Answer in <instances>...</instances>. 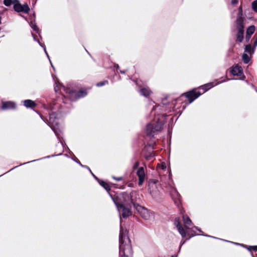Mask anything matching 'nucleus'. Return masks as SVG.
<instances>
[{
  "mask_svg": "<svg viewBox=\"0 0 257 257\" xmlns=\"http://www.w3.org/2000/svg\"><path fill=\"white\" fill-rule=\"evenodd\" d=\"M54 118L55 115L54 114H51L49 118V122L53 126L56 125L58 123L57 121L55 120Z\"/></svg>",
  "mask_w": 257,
  "mask_h": 257,
  "instance_id": "nucleus-18",
  "label": "nucleus"
},
{
  "mask_svg": "<svg viewBox=\"0 0 257 257\" xmlns=\"http://www.w3.org/2000/svg\"><path fill=\"white\" fill-rule=\"evenodd\" d=\"M137 176L139 178V185H142L145 179V173L143 167H140L137 172Z\"/></svg>",
  "mask_w": 257,
  "mask_h": 257,
  "instance_id": "nucleus-8",
  "label": "nucleus"
},
{
  "mask_svg": "<svg viewBox=\"0 0 257 257\" xmlns=\"http://www.w3.org/2000/svg\"><path fill=\"white\" fill-rule=\"evenodd\" d=\"M214 86V84L213 83H208L204 86H202V89H203V93L205 92V91H207L208 89H210Z\"/></svg>",
  "mask_w": 257,
  "mask_h": 257,
  "instance_id": "nucleus-19",
  "label": "nucleus"
},
{
  "mask_svg": "<svg viewBox=\"0 0 257 257\" xmlns=\"http://www.w3.org/2000/svg\"><path fill=\"white\" fill-rule=\"evenodd\" d=\"M30 26H31V28L32 29H33L35 31H37V32L38 31V30H39L38 28L34 23H33L32 22H31Z\"/></svg>",
  "mask_w": 257,
  "mask_h": 257,
  "instance_id": "nucleus-25",
  "label": "nucleus"
},
{
  "mask_svg": "<svg viewBox=\"0 0 257 257\" xmlns=\"http://www.w3.org/2000/svg\"><path fill=\"white\" fill-rule=\"evenodd\" d=\"M237 30H238V32L237 34V41H239V42H241L243 39L244 30H243V29H237Z\"/></svg>",
  "mask_w": 257,
  "mask_h": 257,
  "instance_id": "nucleus-15",
  "label": "nucleus"
},
{
  "mask_svg": "<svg viewBox=\"0 0 257 257\" xmlns=\"http://www.w3.org/2000/svg\"><path fill=\"white\" fill-rule=\"evenodd\" d=\"M139 166V162H137L134 166V169L137 168Z\"/></svg>",
  "mask_w": 257,
  "mask_h": 257,
  "instance_id": "nucleus-29",
  "label": "nucleus"
},
{
  "mask_svg": "<svg viewBox=\"0 0 257 257\" xmlns=\"http://www.w3.org/2000/svg\"><path fill=\"white\" fill-rule=\"evenodd\" d=\"M166 165H165V163H162V164H161V168H162V169H163V170H164V169H165L166 168Z\"/></svg>",
  "mask_w": 257,
  "mask_h": 257,
  "instance_id": "nucleus-30",
  "label": "nucleus"
},
{
  "mask_svg": "<svg viewBox=\"0 0 257 257\" xmlns=\"http://www.w3.org/2000/svg\"><path fill=\"white\" fill-rule=\"evenodd\" d=\"M183 220L184 222V224L185 225V228H183L180 222L179 218H176L175 220V225H176L179 232L182 236V237H184L186 236V229H188L189 228L190 226L192 224V221L187 216H183Z\"/></svg>",
  "mask_w": 257,
  "mask_h": 257,
  "instance_id": "nucleus-3",
  "label": "nucleus"
},
{
  "mask_svg": "<svg viewBox=\"0 0 257 257\" xmlns=\"http://www.w3.org/2000/svg\"><path fill=\"white\" fill-rule=\"evenodd\" d=\"M24 105L27 107H33L35 106V103L31 100H26L24 101Z\"/></svg>",
  "mask_w": 257,
  "mask_h": 257,
  "instance_id": "nucleus-17",
  "label": "nucleus"
},
{
  "mask_svg": "<svg viewBox=\"0 0 257 257\" xmlns=\"http://www.w3.org/2000/svg\"><path fill=\"white\" fill-rule=\"evenodd\" d=\"M245 51L248 53H251V47L250 45H247L245 46Z\"/></svg>",
  "mask_w": 257,
  "mask_h": 257,
  "instance_id": "nucleus-24",
  "label": "nucleus"
},
{
  "mask_svg": "<svg viewBox=\"0 0 257 257\" xmlns=\"http://www.w3.org/2000/svg\"><path fill=\"white\" fill-rule=\"evenodd\" d=\"M105 82H99L97 84V86H101L104 85Z\"/></svg>",
  "mask_w": 257,
  "mask_h": 257,
  "instance_id": "nucleus-27",
  "label": "nucleus"
},
{
  "mask_svg": "<svg viewBox=\"0 0 257 257\" xmlns=\"http://www.w3.org/2000/svg\"><path fill=\"white\" fill-rule=\"evenodd\" d=\"M113 179L117 180V181H120L122 180V178L121 177H118V178H116V177H113Z\"/></svg>",
  "mask_w": 257,
  "mask_h": 257,
  "instance_id": "nucleus-31",
  "label": "nucleus"
},
{
  "mask_svg": "<svg viewBox=\"0 0 257 257\" xmlns=\"http://www.w3.org/2000/svg\"><path fill=\"white\" fill-rule=\"evenodd\" d=\"M163 123L158 121L152 122L147 126L146 132L147 135L150 136H154L155 134L160 131L162 127Z\"/></svg>",
  "mask_w": 257,
  "mask_h": 257,
  "instance_id": "nucleus-4",
  "label": "nucleus"
},
{
  "mask_svg": "<svg viewBox=\"0 0 257 257\" xmlns=\"http://www.w3.org/2000/svg\"><path fill=\"white\" fill-rule=\"evenodd\" d=\"M242 59L245 63H247L249 61V57L246 54H243Z\"/></svg>",
  "mask_w": 257,
  "mask_h": 257,
  "instance_id": "nucleus-22",
  "label": "nucleus"
},
{
  "mask_svg": "<svg viewBox=\"0 0 257 257\" xmlns=\"http://www.w3.org/2000/svg\"><path fill=\"white\" fill-rule=\"evenodd\" d=\"M252 8L254 12L257 13V0L252 3Z\"/></svg>",
  "mask_w": 257,
  "mask_h": 257,
  "instance_id": "nucleus-23",
  "label": "nucleus"
},
{
  "mask_svg": "<svg viewBox=\"0 0 257 257\" xmlns=\"http://www.w3.org/2000/svg\"><path fill=\"white\" fill-rule=\"evenodd\" d=\"M142 95L147 97L149 96L151 93L152 91L149 88H143L140 90Z\"/></svg>",
  "mask_w": 257,
  "mask_h": 257,
  "instance_id": "nucleus-16",
  "label": "nucleus"
},
{
  "mask_svg": "<svg viewBox=\"0 0 257 257\" xmlns=\"http://www.w3.org/2000/svg\"><path fill=\"white\" fill-rule=\"evenodd\" d=\"M15 107V104L11 101L3 102L2 106L3 109H11Z\"/></svg>",
  "mask_w": 257,
  "mask_h": 257,
  "instance_id": "nucleus-13",
  "label": "nucleus"
},
{
  "mask_svg": "<svg viewBox=\"0 0 257 257\" xmlns=\"http://www.w3.org/2000/svg\"><path fill=\"white\" fill-rule=\"evenodd\" d=\"M66 90L67 92H68L69 93L71 94L72 97L73 96V95H74L75 97L77 98L81 97H84L87 94L86 92L85 91H80L76 93L75 92L72 90H70L69 89H66Z\"/></svg>",
  "mask_w": 257,
  "mask_h": 257,
  "instance_id": "nucleus-10",
  "label": "nucleus"
},
{
  "mask_svg": "<svg viewBox=\"0 0 257 257\" xmlns=\"http://www.w3.org/2000/svg\"><path fill=\"white\" fill-rule=\"evenodd\" d=\"M138 194L136 191H132L130 194L123 193L119 194L112 199L118 209L119 208H123L124 206L131 207L133 204L134 207L137 205V201L138 199Z\"/></svg>",
  "mask_w": 257,
  "mask_h": 257,
  "instance_id": "nucleus-1",
  "label": "nucleus"
},
{
  "mask_svg": "<svg viewBox=\"0 0 257 257\" xmlns=\"http://www.w3.org/2000/svg\"><path fill=\"white\" fill-rule=\"evenodd\" d=\"M130 207H131L124 206L123 208H119V209H122V216L123 217H126L131 215L132 212L130 209Z\"/></svg>",
  "mask_w": 257,
  "mask_h": 257,
  "instance_id": "nucleus-12",
  "label": "nucleus"
},
{
  "mask_svg": "<svg viewBox=\"0 0 257 257\" xmlns=\"http://www.w3.org/2000/svg\"><path fill=\"white\" fill-rule=\"evenodd\" d=\"M255 31V27L254 26H251L248 28L246 31V39H249L250 36Z\"/></svg>",
  "mask_w": 257,
  "mask_h": 257,
  "instance_id": "nucleus-14",
  "label": "nucleus"
},
{
  "mask_svg": "<svg viewBox=\"0 0 257 257\" xmlns=\"http://www.w3.org/2000/svg\"><path fill=\"white\" fill-rule=\"evenodd\" d=\"M4 4L6 6H10L12 5L14 6V0H4Z\"/></svg>",
  "mask_w": 257,
  "mask_h": 257,
  "instance_id": "nucleus-21",
  "label": "nucleus"
},
{
  "mask_svg": "<svg viewBox=\"0 0 257 257\" xmlns=\"http://www.w3.org/2000/svg\"><path fill=\"white\" fill-rule=\"evenodd\" d=\"M140 215L145 219H151L153 216V213L150 212L146 208L137 204L135 207Z\"/></svg>",
  "mask_w": 257,
  "mask_h": 257,
  "instance_id": "nucleus-6",
  "label": "nucleus"
},
{
  "mask_svg": "<svg viewBox=\"0 0 257 257\" xmlns=\"http://www.w3.org/2000/svg\"><path fill=\"white\" fill-rule=\"evenodd\" d=\"M133 249L126 230L120 229L119 234V257H133Z\"/></svg>",
  "mask_w": 257,
  "mask_h": 257,
  "instance_id": "nucleus-2",
  "label": "nucleus"
},
{
  "mask_svg": "<svg viewBox=\"0 0 257 257\" xmlns=\"http://www.w3.org/2000/svg\"><path fill=\"white\" fill-rule=\"evenodd\" d=\"M238 3V0H232L231 4L232 5H235Z\"/></svg>",
  "mask_w": 257,
  "mask_h": 257,
  "instance_id": "nucleus-28",
  "label": "nucleus"
},
{
  "mask_svg": "<svg viewBox=\"0 0 257 257\" xmlns=\"http://www.w3.org/2000/svg\"><path fill=\"white\" fill-rule=\"evenodd\" d=\"M99 184L103 187L106 190H109L110 189V186L108 184L104 182V181H100Z\"/></svg>",
  "mask_w": 257,
  "mask_h": 257,
  "instance_id": "nucleus-20",
  "label": "nucleus"
},
{
  "mask_svg": "<svg viewBox=\"0 0 257 257\" xmlns=\"http://www.w3.org/2000/svg\"><path fill=\"white\" fill-rule=\"evenodd\" d=\"M201 94V93L200 92L193 90L186 92L184 94L185 96L188 98L190 103L192 102L194 99L198 97Z\"/></svg>",
  "mask_w": 257,
  "mask_h": 257,
  "instance_id": "nucleus-7",
  "label": "nucleus"
},
{
  "mask_svg": "<svg viewBox=\"0 0 257 257\" xmlns=\"http://www.w3.org/2000/svg\"><path fill=\"white\" fill-rule=\"evenodd\" d=\"M257 46V37L255 40V41L254 42V47H256Z\"/></svg>",
  "mask_w": 257,
  "mask_h": 257,
  "instance_id": "nucleus-32",
  "label": "nucleus"
},
{
  "mask_svg": "<svg viewBox=\"0 0 257 257\" xmlns=\"http://www.w3.org/2000/svg\"><path fill=\"white\" fill-rule=\"evenodd\" d=\"M14 10L18 13L28 14L30 11V8L27 4L22 5L19 0H14Z\"/></svg>",
  "mask_w": 257,
  "mask_h": 257,
  "instance_id": "nucleus-5",
  "label": "nucleus"
},
{
  "mask_svg": "<svg viewBox=\"0 0 257 257\" xmlns=\"http://www.w3.org/2000/svg\"><path fill=\"white\" fill-rule=\"evenodd\" d=\"M185 243V241H184L183 242H182V244L184 243Z\"/></svg>",
  "mask_w": 257,
  "mask_h": 257,
  "instance_id": "nucleus-33",
  "label": "nucleus"
},
{
  "mask_svg": "<svg viewBox=\"0 0 257 257\" xmlns=\"http://www.w3.org/2000/svg\"><path fill=\"white\" fill-rule=\"evenodd\" d=\"M231 73L234 76H240L242 73V69L240 66L236 65L232 68Z\"/></svg>",
  "mask_w": 257,
  "mask_h": 257,
  "instance_id": "nucleus-11",
  "label": "nucleus"
},
{
  "mask_svg": "<svg viewBox=\"0 0 257 257\" xmlns=\"http://www.w3.org/2000/svg\"><path fill=\"white\" fill-rule=\"evenodd\" d=\"M236 27L237 29H243V19L242 17V10L240 8V12L238 14L237 20H236Z\"/></svg>",
  "mask_w": 257,
  "mask_h": 257,
  "instance_id": "nucleus-9",
  "label": "nucleus"
},
{
  "mask_svg": "<svg viewBox=\"0 0 257 257\" xmlns=\"http://www.w3.org/2000/svg\"><path fill=\"white\" fill-rule=\"evenodd\" d=\"M252 249L253 250H257V246H250V248H249V249Z\"/></svg>",
  "mask_w": 257,
  "mask_h": 257,
  "instance_id": "nucleus-26",
  "label": "nucleus"
}]
</instances>
